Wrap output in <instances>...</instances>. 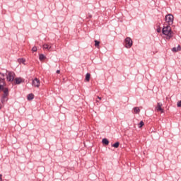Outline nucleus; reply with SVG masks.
<instances>
[{"mask_svg": "<svg viewBox=\"0 0 181 181\" xmlns=\"http://www.w3.org/2000/svg\"><path fill=\"white\" fill-rule=\"evenodd\" d=\"M34 98H35V95H33V93H30L28 95V100L29 101H30L31 100H33Z\"/></svg>", "mask_w": 181, "mask_h": 181, "instance_id": "12", "label": "nucleus"}, {"mask_svg": "<svg viewBox=\"0 0 181 181\" xmlns=\"http://www.w3.org/2000/svg\"><path fill=\"white\" fill-rule=\"evenodd\" d=\"M112 146H113L114 148H118V147L119 146V142H116V143H115V144L112 145Z\"/></svg>", "mask_w": 181, "mask_h": 181, "instance_id": "18", "label": "nucleus"}, {"mask_svg": "<svg viewBox=\"0 0 181 181\" xmlns=\"http://www.w3.org/2000/svg\"><path fill=\"white\" fill-rule=\"evenodd\" d=\"M102 142H103V144H104V145H108V144H110V141L107 139H103L102 140Z\"/></svg>", "mask_w": 181, "mask_h": 181, "instance_id": "15", "label": "nucleus"}, {"mask_svg": "<svg viewBox=\"0 0 181 181\" xmlns=\"http://www.w3.org/2000/svg\"><path fill=\"white\" fill-rule=\"evenodd\" d=\"M124 46L127 49H131V47H132V40L131 37H127L124 40Z\"/></svg>", "mask_w": 181, "mask_h": 181, "instance_id": "4", "label": "nucleus"}, {"mask_svg": "<svg viewBox=\"0 0 181 181\" xmlns=\"http://www.w3.org/2000/svg\"><path fill=\"white\" fill-rule=\"evenodd\" d=\"M95 47H98V49H100V42L97 40H95Z\"/></svg>", "mask_w": 181, "mask_h": 181, "instance_id": "16", "label": "nucleus"}, {"mask_svg": "<svg viewBox=\"0 0 181 181\" xmlns=\"http://www.w3.org/2000/svg\"><path fill=\"white\" fill-rule=\"evenodd\" d=\"M90 77H91V74H90V73H87L86 75L85 81L88 83V81H90Z\"/></svg>", "mask_w": 181, "mask_h": 181, "instance_id": "11", "label": "nucleus"}, {"mask_svg": "<svg viewBox=\"0 0 181 181\" xmlns=\"http://www.w3.org/2000/svg\"><path fill=\"white\" fill-rule=\"evenodd\" d=\"M45 55H43V54H40V57H39V59H40V60H45Z\"/></svg>", "mask_w": 181, "mask_h": 181, "instance_id": "19", "label": "nucleus"}, {"mask_svg": "<svg viewBox=\"0 0 181 181\" xmlns=\"http://www.w3.org/2000/svg\"><path fill=\"white\" fill-rule=\"evenodd\" d=\"M18 63L21 64L23 63V64H25V62H26L25 59L21 58L18 59Z\"/></svg>", "mask_w": 181, "mask_h": 181, "instance_id": "13", "label": "nucleus"}, {"mask_svg": "<svg viewBox=\"0 0 181 181\" xmlns=\"http://www.w3.org/2000/svg\"><path fill=\"white\" fill-rule=\"evenodd\" d=\"M177 107H181V100L177 102Z\"/></svg>", "mask_w": 181, "mask_h": 181, "instance_id": "22", "label": "nucleus"}, {"mask_svg": "<svg viewBox=\"0 0 181 181\" xmlns=\"http://www.w3.org/2000/svg\"><path fill=\"white\" fill-rule=\"evenodd\" d=\"M0 91H3V98H6L8 95H9V90L7 88L5 87L6 86V83H5V78H2L4 77V74L0 73Z\"/></svg>", "mask_w": 181, "mask_h": 181, "instance_id": "1", "label": "nucleus"}, {"mask_svg": "<svg viewBox=\"0 0 181 181\" xmlns=\"http://www.w3.org/2000/svg\"><path fill=\"white\" fill-rule=\"evenodd\" d=\"M157 32L159 33H160V28H158L157 29Z\"/></svg>", "mask_w": 181, "mask_h": 181, "instance_id": "24", "label": "nucleus"}, {"mask_svg": "<svg viewBox=\"0 0 181 181\" xmlns=\"http://www.w3.org/2000/svg\"><path fill=\"white\" fill-rule=\"evenodd\" d=\"M162 105H163L162 103H158L157 105L156 106V110L158 112L160 111L161 114H163V112H165V110L162 108Z\"/></svg>", "mask_w": 181, "mask_h": 181, "instance_id": "7", "label": "nucleus"}, {"mask_svg": "<svg viewBox=\"0 0 181 181\" xmlns=\"http://www.w3.org/2000/svg\"><path fill=\"white\" fill-rule=\"evenodd\" d=\"M57 74H60V70L57 71Z\"/></svg>", "mask_w": 181, "mask_h": 181, "instance_id": "25", "label": "nucleus"}, {"mask_svg": "<svg viewBox=\"0 0 181 181\" xmlns=\"http://www.w3.org/2000/svg\"><path fill=\"white\" fill-rule=\"evenodd\" d=\"M43 49H47V50H50V49H52V44L49 45V44H44L42 45Z\"/></svg>", "mask_w": 181, "mask_h": 181, "instance_id": "9", "label": "nucleus"}, {"mask_svg": "<svg viewBox=\"0 0 181 181\" xmlns=\"http://www.w3.org/2000/svg\"><path fill=\"white\" fill-rule=\"evenodd\" d=\"M33 87H37V88H39V87H40V80L35 78L34 80H33Z\"/></svg>", "mask_w": 181, "mask_h": 181, "instance_id": "6", "label": "nucleus"}, {"mask_svg": "<svg viewBox=\"0 0 181 181\" xmlns=\"http://www.w3.org/2000/svg\"><path fill=\"white\" fill-rule=\"evenodd\" d=\"M7 81L12 82L15 80V73L8 72L6 76Z\"/></svg>", "mask_w": 181, "mask_h": 181, "instance_id": "5", "label": "nucleus"}, {"mask_svg": "<svg viewBox=\"0 0 181 181\" xmlns=\"http://www.w3.org/2000/svg\"><path fill=\"white\" fill-rule=\"evenodd\" d=\"M145 125V123H144V121H141L139 124V128H142Z\"/></svg>", "mask_w": 181, "mask_h": 181, "instance_id": "17", "label": "nucleus"}, {"mask_svg": "<svg viewBox=\"0 0 181 181\" xmlns=\"http://www.w3.org/2000/svg\"><path fill=\"white\" fill-rule=\"evenodd\" d=\"M15 84H21V83H23V78H16L14 79Z\"/></svg>", "mask_w": 181, "mask_h": 181, "instance_id": "8", "label": "nucleus"}, {"mask_svg": "<svg viewBox=\"0 0 181 181\" xmlns=\"http://www.w3.org/2000/svg\"><path fill=\"white\" fill-rule=\"evenodd\" d=\"M180 50H181L180 45H178L177 47H175L172 49V52H173L174 53H176V52H180Z\"/></svg>", "mask_w": 181, "mask_h": 181, "instance_id": "10", "label": "nucleus"}, {"mask_svg": "<svg viewBox=\"0 0 181 181\" xmlns=\"http://www.w3.org/2000/svg\"><path fill=\"white\" fill-rule=\"evenodd\" d=\"M101 101V97L98 96V99H96V103H100Z\"/></svg>", "mask_w": 181, "mask_h": 181, "instance_id": "20", "label": "nucleus"}, {"mask_svg": "<svg viewBox=\"0 0 181 181\" xmlns=\"http://www.w3.org/2000/svg\"><path fill=\"white\" fill-rule=\"evenodd\" d=\"M0 181H2V174H0Z\"/></svg>", "mask_w": 181, "mask_h": 181, "instance_id": "23", "label": "nucleus"}, {"mask_svg": "<svg viewBox=\"0 0 181 181\" xmlns=\"http://www.w3.org/2000/svg\"><path fill=\"white\" fill-rule=\"evenodd\" d=\"M173 15L172 14H168L165 16V25H168V26H170V25H173Z\"/></svg>", "mask_w": 181, "mask_h": 181, "instance_id": "3", "label": "nucleus"}, {"mask_svg": "<svg viewBox=\"0 0 181 181\" xmlns=\"http://www.w3.org/2000/svg\"><path fill=\"white\" fill-rule=\"evenodd\" d=\"M33 52H37V48L36 47H33L32 49Z\"/></svg>", "mask_w": 181, "mask_h": 181, "instance_id": "21", "label": "nucleus"}, {"mask_svg": "<svg viewBox=\"0 0 181 181\" xmlns=\"http://www.w3.org/2000/svg\"><path fill=\"white\" fill-rule=\"evenodd\" d=\"M134 111L135 114H139L141 110H139V107H134Z\"/></svg>", "mask_w": 181, "mask_h": 181, "instance_id": "14", "label": "nucleus"}, {"mask_svg": "<svg viewBox=\"0 0 181 181\" xmlns=\"http://www.w3.org/2000/svg\"><path fill=\"white\" fill-rule=\"evenodd\" d=\"M163 35H165L166 39H170L173 37V32H172V28L170 25H168V24H164V27L163 28Z\"/></svg>", "mask_w": 181, "mask_h": 181, "instance_id": "2", "label": "nucleus"}]
</instances>
